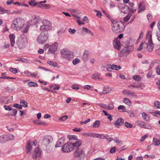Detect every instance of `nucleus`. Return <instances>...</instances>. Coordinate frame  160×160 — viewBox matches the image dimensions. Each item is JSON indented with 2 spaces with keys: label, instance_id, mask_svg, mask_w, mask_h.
<instances>
[{
  "label": "nucleus",
  "instance_id": "28",
  "mask_svg": "<svg viewBox=\"0 0 160 160\" xmlns=\"http://www.w3.org/2000/svg\"><path fill=\"white\" fill-rule=\"evenodd\" d=\"M92 79L99 80H102V78L100 76V75L98 74H94L92 76Z\"/></svg>",
  "mask_w": 160,
  "mask_h": 160
},
{
  "label": "nucleus",
  "instance_id": "50",
  "mask_svg": "<svg viewBox=\"0 0 160 160\" xmlns=\"http://www.w3.org/2000/svg\"><path fill=\"white\" fill-rule=\"evenodd\" d=\"M103 134H100L95 132L94 138H102Z\"/></svg>",
  "mask_w": 160,
  "mask_h": 160
},
{
  "label": "nucleus",
  "instance_id": "51",
  "mask_svg": "<svg viewBox=\"0 0 160 160\" xmlns=\"http://www.w3.org/2000/svg\"><path fill=\"white\" fill-rule=\"evenodd\" d=\"M97 105L104 109H107V105L105 104L98 103Z\"/></svg>",
  "mask_w": 160,
  "mask_h": 160
},
{
  "label": "nucleus",
  "instance_id": "1",
  "mask_svg": "<svg viewBox=\"0 0 160 160\" xmlns=\"http://www.w3.org/2000/svg\"><path fill=\"white\" fill-rule=\"evenodd\" d=\"M82 141L68 142L65 144L62 148V151L65 152H68L74 150L76 147L80 146L82 144Z\"/></svg>",
  "mask_w": 160,
  "mask_h": 160
},
{
  "label": "nucleus",
  "instance_id": "62",
  "mask_svg": "<svg viewBox=\"0 0 160 160\" xmlns=\"http://www.w3.org/2000/svg\"><path fill=\"white\" fill-rule=\"evenodd\" d=\"M68 31L71 34H74L76 32V30L74 29L69 28Z\"/></svg>",
  "mask_w": 160,
  "mask_h": 160
},
{
  "label": "nucleus",
  "instance_id": "35",
  "mask_svg": "<svg viewBox=\"0 0 160 160\" xmlns=\"http://www.w3.org/2000/svg\"><path fill=\"white\" fill-rule=\"evenodd\" d=\"M114 108L113 102H112L109 103L108 106L107 105V109L108 110H112Z\"/></svg>",
  "mask_w": 160,
  "mask_h": 160
},
{
  "label": "nucleus",
  "instance_id": "53",
  "mask_svg": "<svg viewBox=\"0 0 160 160\" xmlns=\"http://www.w3.org/2000/svg\"><path fill=\"white\" fill-rule=\"evenodd\" d=\"M68 118V116L66 115L63 116L61 118H59V120L62 121H65Z\"/></svg>",
  "mask_w": 160,
  "mask_h": 160
},
{
  "label": "nucleus",
  "instance_id": "26",
  "mask_svg": "<svg viewBox=\"0 0 160 160\" xmlns=\"http://www.w3.org/2000/svg\"><path fill=\"white\" fill-rule=\"evenodd\" d=\"M118 109L120 110L121 112H128V110L125 108V107L124 106L121 105L119 106L118 107Z\"/></svg>",
  "mask_w": 160,
  "mask_h": 160
},
{
  "label": "nucleus",
  "instance_id": "61",
  "mask_svg": "<svg viewBox=\"0 0 160 160\" xmlns=\"http://www.w3.org/2000/svg\"><path fill=\"white\" fill-rule=\"evenodd\" d=\"M154 106H156L157 108H160V102L157 101L154 103Z\"/></svg>",
  "mask_w": 160,
  "mask_h": 160
},
{
  "label": "nucleus",
  "instance_id": "60",
  "mask_svg": "<svg viewBox=\"0 0 160 160\" xmlns=\"http://www.w3.org/2000/svg\"><path fill=\"white\" fill-rule=\"evenodd\" d=\"M156 72L157 74L159 75H160V67L159 66H157L156 68Z\"/></svg>",
  "mask_w": 160,
  "mask_h": 160
},
{
  "label": "nucleus",
  "instance_id": "57",
  "mask_svg": "<svg viewBox=\"0 0 160 160\" xmlns=\"http://www.w3.org/2000/svg\"><path fill=\"white\" fill-rule=\"evenodd\" d=\"M107 69L108 71H111L112 69V65L108 64L107 67Z\"/></svg>",
  "mask_w": 160,
  "mask_h": 160
},
{
  "label": "nucleus",
  "instance_id": "40",
  "mask_svg": "<svg viewBox=\"0 0 160 160\" xmlns=\"http://www.w3.org/2000/svg\"><path fill=\"white\" fill-rule=\"evenodd\" d=\"M132 78L134 80L138 82L141 81V77L138 75L134 76Z\"/></svg>",
  "mask_w": 160,
  "mask_h": 160
},
{
  "label": "nucleus",
  "instance_id": "27",
  "mask_svg": "<svg viewBox=\"0 0 160 160\" xmlns=\"http://www.w3.org/2000/svg\"><path fill=\"white\" fill-rule=\"evenodd\" d=\"M146 45V42L145 41L142 42L141 43L139 48L137 49V50L138 51H139L142 50L143 48H144V49L145 48Z\"/></svg>",
  "mask_w": 160,
  "mask_h": 160
},
{
  "label": "nucleus",
  "instance_id": "22",
  "mask_svg": "<svg viewBox=\"0 0 160 160\" xmlns=\"http://www.w3.org/2000/svg\"><path fill=\"white\" fill-rule=\"evenodd\" d=\"M68 137L69 140H71V142H77L78 141H81L78 139V137L77 136L75 135H68Z\"/></svg>",
  "mask_w": 160,
  "mask_h": 160
},
{
  "label": "nucleus",
  "instance_id": "33",
  "mask_svg": "<svg viewBox=\"0 0 160 160\" xmlns=\"http://www.w3.org/2000/svg\"><path fill=\"white\" fill-rule=\"evenodd\" d=\"M150 113L153 115H154L157 117H158L160 116V111H151Z\"/></svg>",
  "mask_w": 160,
  "mask_h": 160
},
{
  "label": "nucleus",
  "instance_id": "43",
  "mask_svg": "<svg viewBox=\"0 0 160 160\" xmlns=\"http://www.w3.org/2000/svg\"><path fill=\"white\" fill-rule=\"evenodd\" d=\"M29 27V25H27L24 28V30H22L21 31L23 33V34L24 33H26L27 32L28 30V28Z\"/></svg>",
  "mask_w": 160,
  "mask_h": 160
},
{
  "label": "nucleus",
  "instance_id": "52",
  "mask_svg": "<svg viewBox=\"0 0 160 160\" xmlns=\"http://www.w3.org/2000/svg\"><path fill=\"white\" fill-rule=\"evenodd\" d=\"M72 88L73 89L76 90H78L79 88L78 85L77 84H72Z\"/></svg>",
  "mask_w": 160,
  "mask_h": 160
},
{
  "label": "nucleus",
  "instance_id": "47",
  "mask_svg": "<svg viewBox=\"0 0 160 160\" xmlns=\"http://www.w3.org/2000/svg\"><path fill=\"white\" fill-rule=\"evenodd\" d=\"M20 103L22 104V107H27L28 106V104L27 102L24 100H22L20 102Z\"/></svg>",
  "mask_w": 160,
  "mask_h": 160
},
{
  "label": "nucleus",
  "instance_id": "18",
  "mask_svg": "<svg viewBox=\"0 0 160 160\" xmlns=\"http://www.w3.org/2000/svg\"><path fill=\"white\" fill-rule=\"evenodd\" d=\"M129 50L128 49L126 48H124L122 51L120 53L119 55V56L122 57V56H126L129 53Z\"/></svg>",
  "mask_w": 160,
  "mask_h": 160
},
{
  "label": "nucleus",
  "instance_id": "46",
  "mask_svg": "<svg viewBox=\"0 0 160 160\" xmlns=\"http://www.w3.org/2000/svg\"><path fill=\"white\" fill-rule=\"evenodd\" d=\"M121 68L120 66H118L115 65L114 64L112 65V69L113 70H118Z\"/></svg>",
  "mask_w": 160,
  "mask_h": 160
},
{
  "label": "nucleus",
  "instance_id": "41",
  "mask_svg": "<svg viewBox=\"0 0 160 160\" xmlns=\"http://www.w3.org/2000/svg\"><path fill=\"white\" fill-rule=\"evenodd\" d=\"M8 141L12 140L14 139V136L12 134L6 135Z\"/></svg>",
  "mask_w": 160,
  "mask_h": 160
},
{
  "label": "nucleus",
  "instance_id": "59",
  "mask_svg": "<svg viewBox=\"0 0 160 160\" xmlns=\"http://www.w3.org/2000/svg\"><path fill=\"white\" fill-rule=\"evenodd\" d=\"M12 113L11 114V115L15 116L17 113V111L16 109L12 108L11 110Z\"/></svg>",
  "mask_w": 160,
  "mask_h": 160
},
{
  "label": "nucleus",
  "instance_id": "16",
  "mask_svg": "<svg viewBox=\"0 0 160 160\" xmlns=\"http://www.w3.org/2000/svg\"><path fill=\"white\" fill-rule=\"evenodd\" d=\"M9 38L10 39L11 46L13 47L15 44V36L13 34H11L9 35Z\"/></svg>",
  "mask_w": 160,
  "mask_h": 160
},
{
  "label": "nucleus",
  "instance_id": "30",
  "mask_svg": "<svg viewBox=\"0 0 160 160\" xmlns=\"http://www.w3.org/2000/svg\"><path fill=\"white\" fill-rule=\"evenodd\" d=\"M123 101L124 103L129 106H130L132 104V103L131 101L128 98H124L123 100Z\"/></svg>",
  "mask_w": 160,
  "mask_h": 160
},
{
  "label": "nucleus",
  "instance_id": "29",
  "mask_svg": "<svg viewBox=\"0 0 160 160\" xmlns=\"http://www.w3.org/2000/svg\"><path fill=\"white\" fill-rule=\"evenodd\" d=\"M100 124V122L99 120L96 121L92 125L93 128H98Z\"/></svg>",
  "mask_w": 160,
  "mask_h": 160
},
{
  "label": "nucleus",
  "instance_id": "3",
  "mask_svg": "<svg viewBox=\"0 0 160 160\" xmlns=\"http://www.w3.org/2000/svg\"><path fill=\"white\" fill-rule=\"evenodd\" d=\"M152 31H148L146 33L145 40L146 42H147L146 48L149 52H152L154 48V44L152 41Z\"/></svg>",
  "mask_w": 160,
  "mask_h": 160
},
{
  "label": "nucleus",
  "instance_id": "21",
  "mask_svg": "<svg viewBox=\"0 0 160 160\" xmlns=\"http://www.w3.org/2000/svg\"><path fill=\"white\" fill-rule=\"evenodd\" d=\"M145 9V3L144 2H140L139 5L138 13H140L141 11L144 10Z\"/></svg>",
  "mask_w": 160,
  "mask_h": 160
},
{
  "label": "nucleus",
  "instance_id": "12",
  "mask_svg": "<svg viewBox=\"0 0 160 160\" xmlns=\"http://www.w3.org/2000/svg\"><path fill=\"white\" fill-rule=\"evenodd\" d=\"M41 154V152L39 149L38 148H37L34 150L32 157L33 159L36 160L40 157Z\"/></svg>",
  "mask_w": 160,
  "mask_h": 160
},
{
  "label": "nucleus",
  "instance_id": "5",
  "mask_svg": "<svg viewBox=\"0 0 160 160\" xmlns=\"http://www.w3.org/2000/svg\"><path fill=\"white\" fill-rule=\"evenodd\" d=\"M52 28V24L50 21L46 19H43L42 24L40 26L39 30L42 32H45L51 30Z\"/></svg>",
  "mask_w": 160,
  "mask_h": 160
},
{
  "label": "nucleus",
  "instance_id": "19",
  "mask_svg": "<svg viewBox=\"0 0 160 160\" xmlns=\"http://www.w3.org/2000/svg\"><path fill=\"white\" fill-rule=\"evenodd\" d=\"M35 23L36 27L38 26L41 25L42 24V20L38 16H35Z\"/></svg>",
  "mask_w": 160,
  "mask_h": 160
},
{
  "label": "nucleus",
  "instance_id": "54",
  "mask_svg": "<svg viewBox=\"0 0 160 160\" xmlns=\"http://www.w3.org/2000/svg\"><path fill=\"white\" fill-rule=\"evenodd\" d=\"M80 62V60L78 58H76L72 61V63L74 65H76Z\"/></svg>",
  "mask_w": 160,
  "mask_h": 160
},
{
  "label": "nucleus",
  "instance_id": "55",
  "mask_svg": "<svg viewBox=\"0 0 160 160\" xmlns=\"http://www.w3.org/2000/svg\"><path fill=\"white\" fill-rule=\"evenodd\" d=\"M9 70L11 72H12L14 74L17 73L18 72V70L16 68H11L9 69Z\"/></svg>",
  "mask_w": 160,
  "mask_h": 160
},
{
  "label": "nucleus",
  "instance_id": "14",
  "mask_svg": "<svg viewBox=\"0 0 160 160\" xmlns=\"http://www.w3.org/2000/svg\"><path fill=\"white\" fill-rule=\"evenodd\" d=\"M58 45V43L56 42L54 44L51 45L49 47V52L52 53H54L57 49Z\"/></svg>",
  "mask_w": 160,
  "mask_h": 160
},
{
  "label": "nucleus",
  "instance_id": "37",
  "mask_svg": "<svg viewBox=\"0 0 160 160\" xmlns=\"http://www.w3.org/2000/svg\"><path fill=\"white\" fill-rule=\"evenodd\" d=\"M28 85L30 87H37L38 86L37 83L33 82H28Z\"/></svg>",
  "mask_w": 160,
  "mask_h": 160
},
{
  "label": "nucleus",
  "instance_id": "48",
  "mask_svg": "<svg viewBox=\"0 0 160 160\" xmlns=\"http://www.w3.org/2000/svg\"><path fill=\"white\" fill-rule=\"evenodd\" d=\"M7 103H9L12 101V97L11 96H8L6 98Z\"/></svg>",
  "mask_w": 160,
  "mask_h": 160
},
{
  "label": "nucleus",
  "instance_id": "25",
  "mask_svg": "<svg viewBox=\"0 0 160 160\" xmlns=\"http://www.w3.org/2000/svg\"><path fill=\"white\" fill-rule=\"evenodd\" d=\"M35 16L32 17L28 21V24L31 26L35 25Z\"/></svg>",
  "mask_w": 160,
  "mask_h": 160
},
{
  "label": "nucleus",
  "instance_id": "42",
  "mask_svg": "<svg viewBox=\"0 0 160 160\" xmlns=\"http://www.w3.org/2000/svg\"><path fill=\"white\" fill-rule=\"evenodd\" d=\"M88 54V53L87 51L85 52L82 57V58L84 60H86L87 59Z\"/></svg>",
  "mask_w": 160,
  "mask_h": 160
},
{
  "label": "nucleus",
  "instance_id": "6",
  "mask_svg": "<svg viewBox=\"0 0 160 160\" xmlns=\"http://www.w3.org/2000/svg\"><path fill=\"white\" fill-rule=\"evenodd\" d=\"M61 54L63 58L70 61L73 58V55L72 52L66 49H63L61 51Z\"/></svg>",
  "mask_w": 160,
  "mask_h": 160
},
{
  "label": "nucleus",
  "instance_id": "49",
  "mask_svg": "<svg viewBox=\"0 0 160 160\" xmlns=\"http://www.w3.org/2000/svg\"><path fill=\"white\" fill-rule=\"evenodd\" d=\"M13 107L20 109L22 108V105L18 103H14L13 104Z\"/></svg>",
  "mask_w": 160,
  "mask_h": 160
},
{
  "label": "nucleus",
  "instance_id": "32",
  "mask_svg": "<svg viewBox=\"0 0 160 160\" xmlns=\"http://www.w3.org/2000/svg\"><path fill=\"white\" fill-rule=\"evenodd\" d=\"M153 142L154 144L156 146H158L160 144V140L156 138H153Z\"/></svg>",
  "mask_w": 160,
  "mask_h": 160
},
{
  "label": "nucleus",
  "instance_id": "9",
  "mask_svg": "<svg viewBox=\"0 0 160 160\" xmlns=\"http://www.w3.org/2000/svg\"><path fill=\"white\" fill-rule=\"evenodd\" d=\"M53 140V138L50 136L44 137L40 141L42 145L45 146H48Z\"/></svg>",
  "mask_w": 160,
  "mask_h": 160
},
{
  "label": "nucleus",
  "instance_id": "64",
  "mask_svg": "<svg viewBox=\"0 0 160 160\" xmlns=\"http://www.w3.org/2000/svg\"><path fill=\"white\" fill-rule=\"evenodd\" d=\"M4 108L5 110L8 111H11L12 109V108H11L7 105L4 106Z\"/></svg>",
  "mask_w": 160,
  "mask_h": 160
},
{
  "label": "nucleus",
  "instance_id": "17",
  "mask_svg": "<svg viewBox=\"0 0 160 160\" xmlns=\"http://www.w3.org/2000/svg\"><path fill=\"white\" fill-rule=\"evenodd\" d=\"M32 141L30 140L28 141L27 145L26 146V148L27 150V153H31L32 150V146L31 145Z\"/></svg>",
  "mask_w": 160,
  "mask_h": 160
},
{
  "label": "nucleus",
  "instance_id": "7",
  "mask_svg": "<svg viewBox=\"0 0 160 160\" xmlns=\"http://www.w3.org/2000/svg\"><path fill=\"white\" fill-rule=\"evenodd\" d=\"M78 146L75 148V151L74 153V158H78L77 160H81V158L84 157V153L82 148Z\"/></svg>",
  "mask_w": 160,
  "mask_h": 160
},
{
  "label": "nucleus",
  "instance_id": "31",
  "mask_svg": "<svg viewBox=\"0 0 160 160\" xmlns=\"http://www.w3.org/2000/svg\"><path fill=\"white\" fill-rule=\"evenodd\" d=\"M142 116L144 119L147 122H148L149 120V117L148 116L147 114L145 112L142 113Z\"/></svg>",
  "mask_w": 160,
  "mask_h": 160
},
{
  "label": "nucleus",
  "instance_id": "4",
  "mask_svg": "<svg viewBox=\"0 0 160 160\" xmlns=\"http://www.w3.org/2000/svg\"><path fill=\"white\" fill-rule=\"evenodd\" d=\"M112 31L115 33H120L124 30V24L121 22H118L116 20H114L112 22Z\"/></svg>",
  "mask_w": 160,
  "mask_h": 160
},
{
  "label": "nucleus",
  "instance_id": "20",
  "mask_svg": "<svg viewBox=\"0 0 160 160\" xmlns=\"http://www.w3.org/2000/svg\"><path fill=\"white\" fill-rule=\"evenodd\" d=\"M64 142V139L62 138H61L58 139L56 145L55 147L56 148L61 147L62 146V144Z\"/></svg>",
  "mask_w": 160,
  "mask_h": 160
},
{
  "label": "nucleus",
  "instance_id": "11",
  "mask_svg": "<svg viewBox=\"0 0 160 160\" xmlns=\"http://www.w3.org/2000/svg\"><path fill=\"white\" fill-rule=\"evenodd\" d=\"M136 123L137 125L141 128L148 129H150L152 128V127L150 125L143 122L140 121H138L136 122Z\"/></svg>",
  "mask_w": 160,
  "mask_h": 160
},
{
  "label": "nucleus",
  "instance_id": "63",
  "mask_svg": "<svg viewBox=\"0 0 160 160\" xmlns=\"http://www.w3.org/2000/svg\"><path fill=\"white\" fill-rule=\"evenodd\" d=\"M14 89L13 88L7 87L6 88V91L7 92H11L13 91Z\"/></svg>",
  "mask_w": 160,
  "mask_h": 160
},
{
  "label": "nucleus",
  "instance_id": "2",
  "mask_svg": "<svg viewBox=\"0 0 160 160\" xmlns=\"http://www.w3.org/2000/svg\"><path fill=\"white\" fill-rule=\"evenodd\" d=\"M24 20L20 17H17L14 18L12 22L11 28L17 31H20L24 25Z\"/></svg>",
  "mask_w": 160,
  "mask_h": 160
},
{
  "label": "nucleus",
  "instance_id": "34",
  "mask_svg": "<svg viewBox=\"0 0 160 160\" xmlns=\"http://www.w3.org/2000/svg\"><path fill=\"white\" fill-rule=\"evenodd\" d=\"M47 63L50 65L54 67H56L58 66V63L54 62L49 61L47 62Z\"/></svg>",
  "mask_w": 160,
  "mask_h": 160
},
{
  "label": "nucleus",
  "instance_id": "24",
  "mask_svg": "<svg viewBox=\"0 0 160 160\" xmlns=\"http://www.w3.org/2000/svg\"><path fill=\"white\" fill-rule=\"evenodd\" d=\"M95 132H83L82 133V135L85 137H89L93 138Z\"/></svg>",
  "mask_w": 160,
  "mask_h": 160
},
{
  "label": "nucleus",
  "instance_id": "44",
  "mask_svg": "<svg viewBox=\"0 0 160 160\" xmlns=\"http://www.w3.org/2000/svg\"><path fill=\"white\" fill-rule=\"evenodd\" d=\"M132 15L130 13H129L123 19V20L125 22H127L130 19V17H131Z\"/></svg>",
  "mask_w": 160,
  "mask_h": 160
},
{
  "label": "nucleus",
  "instance_id": "15",
  "mask_svg": "<svg viewBox=\"0 0 160 160\" xmlns=\"http://www.w3.org/2000/svg\"><path fill=\"white\" fill-rule=\"evenodd\" d=\"M124 122V119L122 118H118L114 123V126L117 128H119L123 124Z\"/></svg>",
  "mask_w": 160,
  "mask_h": 160
},
{
  "label": "nucleus",
  "instance_id": "38",
  "mask_svg": "<svg viewBox=\"0 0 160 160\" xmlns=\"http://www.w3.org/2000/svg\"><path fill=\"white\" fill-rule=\"evenodd\" d=\"M136 88L142 89L145 87V85L141 83H137L136 84Z\"/></svg>",
  "mask_w": 160,
  "mask_h": 160
},
{
  "label": "nucleus",
  "instance_id": "56",
  "mask_svg": "<svg viewBox=\"0 0 160 160\" xmlns=\"http://www.w3.org/2000/svg\"><path fill=\"white\" fill-rule=\"evenodd\" d=\"M123 10H125L126 11H127L129 10V8L127 6H125L123 7L122 10V12L124 13H125L126 12H124H124L123 11Z\"/></svg>",
  "mask_w": 160,
  "mask_h": 160
},
{
  "label": "nucleus",
  "instance_id": "10",
  "mask_svg": "<svg viewBox=\"0 0 160 160\" xmlns=\"http://www.w3.org/2000/svg\"><path fill=\"white\" fill-rule=\"evenodd\" d=\"M20 44L19 47L21 48L25 47L28 42V39L26 35L24 34H22L20 37Z\"/></svg>",
  "mask_w": 160,
  "mask_h": 160
},
{
  "label": "nucleus",
  "instance_id": "36",
  "mask_svg": "<svg viewBox=\"0 0 160 160\" xmlns=\"http://www.w3.org/2000/svg\"><path fill=\"white\" fill-rule=\"evenodd\" d=\"M137 94L134 92H131L130 91H129L127 95V96L131 97H137Z\"/></svg>",
  "mask_w": 160,
  "mask_h": 160
},
{
  "label": "nucleus",
  "instance_id": "45",
  "mask_svg": "<svg viewBox=\"0 0 160 160\" xmlns=\"http://www.w3.org/2000/svg\"><path fill=\"white\" fill-rule=\"evenodd\" d=\"M124 124L125 127L127 128H130L132 127V125L128 122H125Z\"/></svg>",
  "mask_w": 160,
  "mask_h": 160
},
{
  "label": "nucleus",
  "instance_id": "58",
  "mask_svg": "<svg viewBox=\"0 0 160 160\" xmlns=\"http://www.w3.org/2000/svg\"><path fill=\"white\" fill-rule=\"evenodd\" d=\"M128 112V113L129 114V115L130 117H134L135 115H134L133 112L132 111V110L128 111V112Z\"/></svg>",
  "mask_w": 160,
  "mask_h": 160
},
{
  "label": "nucleus",
  "instance_id": "8",
  "mask_svg": "<svg viewBox=\"0 0 160 160\" xmlns=\"http://www.w3.org/2000/svg\"><path fill=\"white\" fill-rule=\"evenodd\" d=\"M48 38V33L42 32L37 38V42L39 44H43L46 42Z\"/></svg>",
  "mask_w": 160,
  "mask_h": 160
},
{
  "label": "nucleus",
  "instance_id": "39",
  "mask_svg": "<svg viewBox=\"0 0 160 160\" xmlns=\"http://www.w3.org/2000/svg\"><path fill=\"white\" fill-rule=\"evenodd\" d=\"M28 4L31 6H35L37 5L38 2H36L34 0H31L29 2Z\"/></svg>",
  "mask_w": 160,
  "mask_h": 160
},
{
  "label": "nucleus",
  "instance_id": "23",
  "mask_svg": "<svg viewBox=\"0 0 160 160\" xmlns=\"http://www.w3.org/2000/svg\"><path fill=\"white\" fill-rule=\"evenodd\" d=\"M8 141L6 135H3L0 136V143H3Z\"/></svg>",
  "mask_w": 160,
  "mask_h": 160
},
{
  "label": "nucleus",
  "instance_id": "13",
  "mask_svg": "<svg viewBox=\"0 0 160 160\" xmlns=\"http://www.w3.org/2000/svg\"><path fill=\"white\" fill-rule=\"evenodd\" d=\"M113 45L114 48L118 50L121 48V43L119 39L116 38L113 41Z\"/></svg>",
  "mask_w": 160,
  "mask_h": 160
}]
</instances>
